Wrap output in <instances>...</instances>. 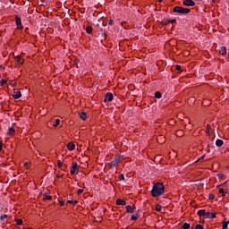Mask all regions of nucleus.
Masks as SVG:
<instances>
[{"mask_svg": "<svg viewBox=\"0 0 229 229\" xmlns=\"http://www.w3.org/2000/svg\"><path fill=\"white\" fill-rule=\"evenodd\" d=\"M165 187L162 182L153 183L152 191L150 194L153 198H159L165 194Z\"/></svg>", "mask_w": 229, "mask_h": 229, "instance_id": "nucleus-1", "label": "nucleus"}, {"mask_svg": "<svg viewBox=\"0 0 229 229\" xmlns=\"http://www.w3.org/2000/svg\"><path fill=\"white\" fill-rule=\"evenodd\" d=\"M173 12L175 13H180V14L185 15V14H188L191 13V9L175 6V7H174Z\"/></svg>", "mask_w": 229, "mask_h": 229, "instance_id": "nucleus-2", "label": "nucleus"}, {"mask_svg": "<svg viewBox=\"0 0 229 229\" xmlns=\"http://www.w3.org/2000/svg\"><path fill=\"white\" fill-rule=\"evenodd\" d=\"M78 171H79L78 163L77 162H72V164L71 165L70 174L73 175Z\"/></svg>", "mask_w": 229, "mask_h": 229, "instance_id": "nucleus-3", "label": "nucleus"}, {"mask_svg": "<svg viewBox=\"0 0 229 229\" xmlns=\"http://www.w3.org/2000/svg\"><path fill=\"white\" fill-rule=\"evenodd\" d=\"M113 98H114V96L112 93L107 92L106 94V98H104V103L112 102Z\"/></svg>", "mask_w": 229, "mask_h": 229, "instance_id": "nucleus-4", "label": "nucleus"}, {"mask_svg": "<svg viewBox=\"0 0 229 229\" xmlns=\"http://www.w3.org/2000/svg\"><path fill=\"white\" fill-rule=\"evenodd\" d=\"M14 19L16 21L17 29L22 30L23 27H22V22L21 21V18L18 15H16V16H14Z\"/></svg>", "mask_w": 229, "mask_h": 229, "instance_id": "nucleus-5", "label": "nucleus"}, {"mask_svg": "<svg viewBox=\"0 0 229 229\" xmlns=\"http://www.w3.org/2000/svg\"><path fill=\"white\" fill-rule=\"evenodd\" d=\"M182 4L184 6H195L196 3L193 0H183Z\"/></svg>", "mask_w": 229, "mask_h": 229, "instance_id": "nucleus-6", "label": "nucleus"}, {"mask_svg": "<svg viewBox=\"0 0 229 229\" xmlns=\"http://www.w3.org/2000/svg\"><path fill=\"white\" fill-rule=\"evenodd\" d=\"M14 60L16 61L17 64H23V62H25L21 55L15 56Z\"/></svg>", "mask_w": 229, "mask_h": 229, "instance_id": "nucleus-7", "label": "nucleus"}, {"mask_svg": "<svg viewBox=\"0 0 229 229\" xmlns=\"http://www.w3.org/2000/svg\"><path fill=\"white\" fill-rule=\"evenodd\" d=\"M125 208H126V212L127 213L132 214L135 211L136 207L134 205H132V206H126Z\"/></svg>", "mask_w": 229, "mask_h": 229, "instance_id": "nucleus-8", "label": "nucleus"}, {"mask_svg": "<svg viewBox=\"0 0 229 229\" xmlns=\"http://www.w3.org/2000/svg\"><path fill=\"white\" fill-rule=\"evenodd\" d=\"M225 184H227V182H225L222 185L216 187V188H218L219 193L222 194V197H225V190H223V188H221V186L225 187Z\"/></svg>", "mask_w": 229, "mask_h": 229, "instance_id": "nucleus-9", "label": "nucleus"}, {"mask_svg": "<svg viewBox=\"0 0 229 229\" xmlns=\"http://www.w3.org/2000/svg\"><path fill=\"white\" fill-rule=\"evenodd\" d=\"M119 162H121L120 158H114V160L109 163L110 167H115Z\"/></svg>", "mask_w": 229, "mask_h": 229, "instance_id": "nucleus-10", "label": "nucleus"}, {"mask_svg": "<svg viewBox=\"0 0 229 229\" xmlns=\"http://www.w3.org/2000/svg\"><path fill=\"white\" fill-rule=\"evenodd\" d=\"M207 215L208 212L205 209L197 211V216H199V217L206 216Z\"/></svg>", "mask_w": 229, "mask_h": 229, "instance_id": "nucleus-11", "label": "nucleus"}, {"mask_svg": "<svg viewBox=\"0 0 229 229\" xmlns=\"http://www.w3.org/2000/svg\"><path fill=\"white\" fill-rule=\"evenodd\" d=\"M216 217V213L207 212V215H206L207 219H215Z\"/></svg>", "mask_w": 229, "mask_h": 229, "instance_id": "nucleus-12", "label": "nucleus"}, {"mask_svg": "<svg viewBox=\"0 0 229 229\" xmlns=\"http://www.w3.org/2000/svg\"><path fill=\"white\" fill-rule=\"evenodd\" d=\"M219 54L222 56H225V55H227V48H225V47H220Z\"/></svg>", "mask_w": 229, "mask_h": 229, "instance_id": "nucleus-13", "label": "nucleus"}, {"mask_svg": "<svg viewBox=\"0 0 229 229\" xmlns=\"http://www.w3.org/2000/svg\"><path fill=\"white\" fill-rule=\"evenodd\" d=\"M22 95L21 94V91H14L13 94V98L14 99H19L21 98Z\"/></svg>", "mask_w": 229, "mask_h": 229, "instance_id": "nucleus-14", "label": "nucleus"}, {"mask_svg": "<svg viewBox=\"0 0 229 229\" xmlns=\"http://www.w3.org/2000/svg\"><path fill=\"white\" fill-rule=\"evenodd\" d=\"M116 205L117 206H125L126 205V201L122 199H116Z\"/></svg>", "mask_w": 229, "mask_h": 229, "instance_id": "nucleus-15", "label": "nucleus"}, {"mask_svg": "<svg viewBox=\"0 0 229 229\" xmlns=\"http://www.w3.org/2000/svg\"><path fill=\"white\" fill-rule=\"evenodd\" d=\"M67 149H69V151H72L73 149H75V144H73V142H69L67 144Z\"/></svg>", "mask_w": 229, "mask_h": 229, "instance_id": "nucleus-16", "label": "nucleus"}, {"mask_svg": "<svg viewBox=\"0 0 229 229\" xmlns=\"http://www.w3.org/2000/svg\"><path fill=\"white\" fill-rule=\"evenodd\" d=\"M79 116H80L81 120H82V121H86V119H87V114L85 112L79 113Z\"/></svg>", "mask_w": 229, "mask_h": 229, "instance_id": "nucleus-17", "label": "nucleus"}, {"mask_svg": "<svg viewBox=\"0 0 229 229\" xmlns=\"http://www.w3.org/2000/svg\"><path fill=\"white\" fill-rule=\"evenodd\" d=\"M57 167H59V169L66 168V165H64V163L60 160H57Z\"/></svg>", "mask_w": 229, "mask_h": 229, "instance_id": "nucleus-18", "label": "nucleus"}, {"mask_svg": "<svg viewBox=\"0 0 229 229\" xmlns=\"http://www.w3.org/2000/svg\"><path fill=\"white\" fill-rule=\"evenodd\" d=\"M154 98H158V99L161 98H162L161 92L160 91H156L154 93Z\"/></svg>", "mask_w": 229, "mask_h": 229, "instance_id": "nucleus-19", "label": "nucleus"}, {"mask_svg": "<svg viewBox=\"0 0 229 229\" xmlns=\"http://www.w3.org/2000/svg\"><path fill=\"white\" fill-rule=\"evenodd\" d=\"M15 133V128L11 127L9 128V131H7V135H13Z\"/></svg>", "mask_w": 229, "mask_h": 229, "instance_id": "nucleus-20", "label": "nucleus"}, {"mask_svg": "<svg viewBox=\"0 0 229 229\" xmlns=\"http://www.w3.org/2000/svg\"><path fill=\"white\" fill-rule=\"evenodd\" d=\"M182 229H191V224L185 222L182 224Z\"/></svg>", "mask_w": 229, "mask_h": 229, "instance_id": "nucleus-21", "label": "nucleus"}, {"mask_svg": "<svg viewBox=\"0 0 229 229\" xmlns=\"http://www.w3.org/2000/svg\"><path fill=\"white\" fill-rule=\"evenodd\" d=\"M223 145V140H216V147H222Z\"/></svg>", "mask_w": 229, "mask_h": 229, "instance_id": "nucleus-22", "label": "nucleus"}, {"mask_svg": "<svg viewBox=\"0 0 229 229\" xmlns=\"http://www.w3.org/2000/svg\"><path fill=\"white\" fill-rule=\"evenodd\" d=\"M229 225V221L223 222L222 229H227Z\"/></svg>", "mask_w": 229, "mask_h": 229, "instance_id": "nucleus-23", "label": "nucleus"}, {"mask_svg": "<svg viewBox=\"0 0 229 229\" xmlns=\"http://www.w3.org/2000/svg\"><path fill=\"white\" fill-rule=\"evenodd\" d=\"M138 218H139L138 214H136V215H132V216H131V221H137V220H138Z\"/></svg>", "mask_w": 229, "mask_h": 229, "instance_id": "nucleus-24", "label": "nucleus"}, {"mask_svg": "<svg viewBox=\"0 0 229 229\" xmlns=\"http://www.w3.org/2000/svg\"><path fill=\"white\" fill-rule=\"evenodd\" d=\"M7 218V215L6 214H3L0 216V221L4 222L5 219Z\"/></svg>", "mask_w": 229, "mask_h": 229, "instance_id": "nucleus-25", "label": "nucleus"}, {"mask_svg": "<svg viewBox=\"0 0 229 229\" xmlns=\"http://www.w3.org/2000/svg\"><path fill=\"white\" fill-rule=\"evenodd\" d=\"M216 177H218V179H220V180H224L225 175V174H217Z\"/></svg>", "mask_w": 229, "mask_h": 229, "instance_id": "nucleus-26", "label": "nucleus"}, {"mask_svg": "<svg viewBox=\"0 0 229 229\" xmlns=\"http://www.w3.org/2000/svg\"><path fill=\"white\" fill-rule=\"evenodd\" d=\"M92 31H93L92 27H87V28H86V32H87L88 34H91Z\"/></svg>", "mask_w": 229, "mask_h": 229, "instance_id": "nucleus-27", "label": "nucleus"}, {"mask_svg": "<svg viewBox=\"0 0 229 229\" xmlns=\"http://www.w3.org/2000/svg\"><path fill=\"white\" fill-rule=\"evenodd\" d=\"M67 203L72 205H78V200H67Z\"/></svg>", "mask_w": 229, "mask_h": 229, "instance_id": "nucleus-28", "label": "nucleus"}, {"mask_svg": "<svg viewBox=\"0 0 229 229\" xmlns=\"http://www.w3.org/2000/svg\"><path fill=\"white\" fill-rule=\"evenodd\" d=\"M59 124H60V120L56 119L55 123H54L53 126H54V128H56V127H58Z\"/></svg>", "mask_w": 229, "mask_h": 229, "instance_id": "nucleus-29", "label": "nucleus"}, {"mask_svg": "<svg viewBox=\"0 0 229 229\" xmlns=\"http://www.w3.org/2000/svg\"><path fill=\"white\" fill-rule=\"evenodd\" d=\"M156 210H157V212H161V210H162V206H161V205H157V206H156Z\"/></svg>", "mask_w": 229, "mask_h": 229, "instance_id": "nucleus-30", "label": "nucleus"}, {"mask_svg": "<svg viewBox=\"0 0 229 229\" xmlns=\"http://www.w3.org/2000/svg\"><path fill=\"white\" fill-rule=\"evenodd\" d=\"M44 200H52V196L46 195V198L43 199Z\"/></svg>", "mask_w": 229, "mask_h": 229, "instance_id": "nucleus-31", "label": "nucleus"}, {"mask_svg": "<svg viewBox=\"0 0 229 229\" xmlns=\"http://www.w3.org/2000/svg\"><path fill=\"white\" fill-rule=\"evenodd\" d=\"M22 223H23V221L21 219H17L16 220V225H22Z\"/></svg>", "mask_w": 229, "mask_h": 229, "instance_id": "nucleus-32", "label": "nucleus"}, {"mask_svg": "<svg viewBox=\"0 0 229 229\" xmlns=\"http://www.w3.org/2000/svg\"><path fill=\"white\" fill-rule=\"evenodd\" d=\"M195 229H204V225H196Z\"/></svg>", "mask_w": 229, "mask_h": 229, "instance_id": "nucleus-33", "label": "nucleus"}, {"mask_svg": "<svg viewBox=\"0 0 229 229\" xmlns=\"http://www.w3.org/2000/svg\"><path fill=\"white\" fill-rule=\"evenodd\" d=\"M119 180H120V181H124V180H125V177H124V174H122L119 175Z\"/></svg>", "mask_w": 229, "mask_h": 229, "instance_id": "nucleus-34", "label": "nucleus"}, {"mask_svg": "<svg viewBox=\"0 0 229 229\" xmlns=\"http://www.w3.org/2000/svg\"><path fill=\"white\" fill-rule=\"evenodd\" d=\"M6 84V80H1L0 81V85L1 86H4V85H5Z\"/></svg>", "mask_w": 229, "mask_h": 229, "instance_id": "nucleus-35", "label": "nucleus"}, {"mask_svg": "<svg viewBox=\"0 0 229 229\" xmlns=\"http://www.w3.org/2000/svg\"><path fill=\"white\" fill-rule=\"evenodd\" d=\"M163 26H168V24L170 23L169 21L165 20V21L162 22Z\"/></svg>", "mask_w": 229, "mask_h": 229, "instance_id": "nucleus-36", "label": "nucleus"}, {"mask_svg": "<svg viewBox=\"0 0 229 229\" xmlns=\"http://www.w3.org/2000/svg\"><path fill=\"white\" fill-rule=\"evenodd\" d=\"M108 24L110 26H113L114 24V21L112 19H110L109 21H108Z\"/></svg>", "mask_w": 229, "mask_h": 229, "instance_id": "nucleus-37", "label": "nucleus"}, {"mask_svg": "<svg viewBox=\"0 0 229 229\" xmlns=\"http://www.w3.org/2000/svg\"><path fill=\"white\" fill-rule=\"evenodd\" d=\"M175 69L176 71H181L182 67L180 64H176Z\"/></svg>", "mask_w": 229, "mask_h": 229, "instance_id": "nucleus-38", "label": "nucleus"}, {"mask_svg": "<svg viewBox=\"0 0 229 229\" xmlns=\"http://www.w3.org/2000/svg\"><path fill=\"white\" fill-rule=\"evenodd\" d=\"M24 167L29 169L30 168V163L29 162L24 163Z\"/></svg>", "mask_w": 229, "mask_h": 229, "instance_id": "nucleus-39", "label": "nucleus"}, {"mask_svg": "<svg viewBox=\"0 0 229 229\" xmlns=\"http://www.w3.org/2000/svg\"><path fill=\"white\" fill-rule=\"evenodd\" d=\"M83 192L82 189H80L79 191H77V195H81Z\"/></svg>", "mask_w": 229, "mask_h": 229, "instance_id": "nucleus-40", "label": "nucleus"}, {"mask_svg": "<svg viewBox=\"0 0 229 229\" xmlns=\"http://www.w3.org/2000/svg\"><path fill=\"white\" fill-rule=\"evenodd\" d=\"M168 21L173 24L176 22V19H172V20H169Z\"/></svg>", "mask_w": 229, "mask_h": 229, "instance_id": "nucleus-41", "label": "nucleus"}, {"mask_svg": "<svg viewBox=\"0 0 229 229\" xmlns=\"http://www.w3.org/2000/svg\"><path fill=\"white\" fill-rule=\"evenodd\" d=\"M209 199H211V200H212V199H215V195H214V194H212V193H211V194H209Z\"/></svg>", "mask_w": 229, "mask_h": 229, "instance_id": "nucleus-42", "label": "nucleus"}, {"mask_svg": "<svg viewBox=\"0 0 229 229\" xmlns=\"http://www.w3.org/2000/svg\"><path fill=\"white\" fill-rule=\"evenodd\" d=\"M205 158V155H203L201 157H199V159H197V162H199V161H200V160H202V159H204Z\"/></svg>", "mask_w": 229, "mask_h": 229, "instance_id": "nucleus-43", "label": "nucleus"}, {"mask_svg": "<svg viewBox=\"0 0 229 229\" xmlns=\"http://www.w3.org/2000/svg\"><path fill=\"white\" fill-rule=\"evenodd\" d=\"M59 204H60L61 207H64V200H60V201H59Z\"/></svg>", "mask_w": 229, "mask_h": 229, "instance_id": "nucleus-44", "label": "nucleus"}, {"mask_svg": "<svg viewBox=\"0 0 229 229\" xmlns=\"http://www.w3.org/2000/svg\"><path fill=\"white\" fill-rule=\"evenodd\" d=\"M207 130H211V125L210 124H207Z\"/></svg>", "mask_w": 229, "mask_h": 229, "instance_id": "nucleus-45", "label": "nucleus"}, {"mask_svg": "<svg viewBox=\"0 0 229 229\" xmlns=\"http://www.w3.org/2000/svg\"><path fill=\"white\" fill-rule=\"evenodd\" d=\"M100 36H102L104 38H106V33L102 32V34H100Z\"/></svg>", "mask_w": 229, "mask_h": 229, "instance_id": "nucleus-46", "label": "nucleus"}, {"mask_svg": "<svg viewBox=\"0 0 229 229\" xmlns=\"http://www.w3.org/2000/svg\"><path fill=\"white\" fill-rule=\"evenodd\" d=\"M115 158H120V161L123 160L124 158L123 157V156H120L119 157H115Z\"/></svg>", "mask_w": 229, "mask_h": 229, "instance_id": "nucleus-47", "label": "nucleus"}, {"mask_svg": "<svg viewBox=\"0 0 229 229\" xmlns=\"http://www.w3.org/2000/svg\"><path fill=\"white\" fill-rule=\"evenodd\" d=\"M11 86L15 87L16 86V82L11 83Z\"/></svg>", "mask_w": 229, "mask_h": 229, "instance_id": "nucleus-48", "label": "nucleus"}, {"mask_svg": "<svg viewBox=\"0 0 229 229\" xmlns=\"http://www.w3.org/2000/svg\"><path fill=\"white\" fill-rule=\"evenodd\" d=\"M2 149H3V145L2 143H0V151H2Z\"/></svg>", "mask_w": 229, "mask_h": 229, "instance_id": "nucleus-49", "label": "nucleus"}, {"mask_svg": "<svg viewBox=\"0 0 229 229\" xmlns=\"http://www.w3.org/2000/svg\"><path fill=\"white\" fill-rule=\"evenodd\" d=\"M1 228L5 229V225L3 224V225H1Z\"/></svg>", "mask_w": 229, "mask_h": 229, "instance_id": "nucleus-50", "label": "nucleus"}, {"mask_svg": "<svg viewBox=\"0 0 229 229\" xmlns=\"http://www.w3.org/2000/svg\"><path fill=\"white\" fill-rule=\"evenodd\" d=\"M63 174H61V175H57V178H63Z\"/></svg>", "mask_w": 229, "mask_h": 229, "instance_id": "nucleus-51", "label": "nucleus"}, {"mask_svg": "<svg viewBox=\"0 0 229 229\" xmlns=\"http://www.w3.org/2000/svg\"><path fill=\"white\" fill-rule=\"evenodd\" d=\"M216 0H211L212 3H215Z\"/></svg>", "mask_w": 229, "mask_h": 229, "instance_id": "nucleus-52", "label": "nucleus"}, {"mask_svg": "<svg viewBox=\"0 0 229 229\" xmlns=\"http://www.w3.org/2000/svg\"><path fill=\"white\" fill-rule=\"evenodd\" d=\"M3 68V65H0V70Z\"/></svg>", "mask_w": 229, "mask_h": 229, "instance_id": "nucleus-53", "label": "nucleus"}, {"mask_svg": "<svg viewBox=\"0 0 229 229\" xmlns=\"http://www.w3.org/2000/svg\"><path fill=\"white\" fill-rule=\"evenodd\" d=\"M26 229H32L31 227H28V228H26Z\"/></svg>", "mask_w": 229, "mask_h": 229, "instance_id": "nucleus-54", "label": "nucleus"}]
</instances>
